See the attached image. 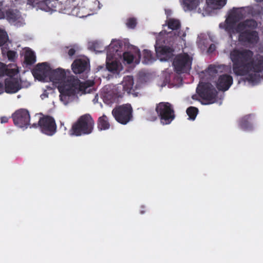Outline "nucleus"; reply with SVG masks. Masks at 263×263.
<instances>
[{
	"instance_id": "1",
	"label": "nucleus",
	"mask_w": 263,
	"mask_h": 263,
	"mask_svg": "<svg viewBox=\"0 0 263 263\" xmlns=\"http://www.w3.org/2000/svg\"><path fill=\"white\" fill-rule=\"evenodd\" d=\"M233 71L237 76L245 77L252 82H258L263 70V56L248 49H233L230 53Z\"/></svg>"
},
{
	"instance_id": "2",
	"label": "nucleus",
	"mask_w": 263,
	"mask_h": 263,
	"mask_svg": "<svg viewBox=\"0 0 263 263\" xmlns=\"http://www.w3.org/2000/svg\"><path fill=\"white\" fill-rule=\"evenodd\" d=\"M93 84L92 81H89L85 83H81L79 79L74 76H71L58 85V89L60 92V100L64 104H67L69 96L74 95L79 92L86 93L89 92L87 90L88 87L91 86Z\"/></svg>"
},
{
	"instance_id": "3",
	"label": "nucleus",
	"mask_w": 263,
	"mask_h": 263,
	"mask_svg": "<svg viewBox=\"0 0 263 263\" xmlns=\"http://www.w3.org/2000/svg\"><path fill=\"white\" fill-rule=\"evenodd\" d=\"M256 26L257 23L253 20H247L240 23L235 29L236 32H241L239 40L244 42L256 43L258 39V34L256 31L250 30L249 28Z\"/></svg>"
},
{
	"instance_id": "4",
	"label": "nucleus",
	"mask_w": 263,
	"mask_h": 263,
	"mask_svg": "<svg viewBox=\"0 0 263 263\" xmlns=\"http://www.w3.org/2000/svg\"><path fill=\"white\" fill-rule=\"evenodd\" d=\"M93 121L89 115L81 117L72 127L71 135L80 136L82 134H89L93 129Z\"/></svg>"
},
{
	"instance_id": "5",
	"label": "nucleus",
	"mask_w": 263,
	"mask_h": 263,
	"mask_svg": "<svg viewBox=\"0 0 263 263\" xmlns=\"http://www.w3.org/2000/svg\"><path fill=\"white\" fill-rule=\"evenodd\" d=\"M112 114L118 122L125 124L132 117V107L128 104L120 106L115 108Z\"/></svg>"
},
{
	"instance_id": "6",
	"label": "nucleus",
	"mask_w": 263,
	"mask_h": 263,
	"mask_svg": "<svg viewBox=\"0 0 263 263\" xmlns=\"http://www.w3.org/2000/svg\"><path fill=\"white\" fill-rule=\"evenodd\" d=\"M156 109L163 124H169L174 118V111L168 103H160Z\"/></svg>"
},
{
	"instance_id": "7",
	"label": "nucleus",
	"mask_w": 263,
	"mask_h": 263,
	"mask_svg": "<svg viewBox=\"0 0 263 263\" xmlns=\"http://www.w3.org/2000/svg\"><path fill=\"white\" fill-rule=\"evenodd\" d=\"M192 58L186 53L177 56L174 60L173 65L178 72H184L191 68Z\"/></svg>"
},
{
	"instance_id": "8",
	"label": "nucleus",
	"mask_w": 263,
	"mask_h": 263,
	"mask_svg": "<svg viewBox=\"0 0 263 263\" xmlns=\"http://www.w3.org/2000/svg\"><path fill=\"white\" fill-rule=\"evenodd\" d=\"M18 73V70L15 68L11 69L10 71L7 72V74L9 75V77L5 80V91L7 93H15L21 89V84L19 80L13 78Z\"/></svg>"
},
{
	"instance_id": "9",
	"label": "nucleus",
	"mask_w": 263,
	"mask_h": 263,
	"mask_svg": "<svg viewBox=\"0 0 263 263\" xmlns=\"http://www.w3.org/2000/svg\"><path fill=\"white\" fill-rule=\"evenodd\" d=\"M51 68L47 63L37 64L33 70V74L36 79L44 81L49 77L51 72Z\"/></svg>"
},
{
	"instance_id": "10",
	"label": "nucleus",
	"mask_w": 263,
	"mask_h": 263,
	"mask_svg": "<svg viewBox=\"0 0 263 263\" xmlns=\"http://www.w3.org/2000/svg\"><path fill=\"white\" fill-rule=\"evenodd\" d=\"M42 131L45 134L51 135L55 130V124L53 119L50 117H44L39 122Z\"/></svg>"
},
{
	"instance_id": "11",
	"label": "nucleus",
	"mask_w": 263,
	"mask_h": 263,
	"mask_svg": "<svg viewBox=\"0 0 263 263\" xmlns=\"http://www.w3.org/2000/svg\"><path fill=\"white\" fill-rule=\"evenodd\" d=\"M29 115L26 110H20L13 115V120L15 125L20 127L26 126L29 121Z\"/></svg>"
},
{
	"instance_id": "12",
	"label": "nucleus",
	"mask_w": 263,
	"mask_h": 263,
	"mask_svg": "<svg viewBox=\"0 0 263 263\" xmlns=\"http://www.w3.org/2000/svg\"><path fill=\"white\" fill-rule=\"evenodd\" d=\"M66 79L65 71L61 68L51 70L49 77L50 80L57 87Z\"/></svg>"
},
{
	"instance_id": "13",
	"label": "nucleus",
	"mask_w": 263,
	"mask_h": 263,
	"mask_svg": "<svg viewBox=\"0 0 263 263\" xmlns=\"http://www.w3.org/2000/svg\"><path fill=\"white\" fill-rule=\"evenodd\" d=\"M155 49L157 55L161 61H166L172 57L173 49L169 47L159 46L157 42Z\"/></svg>"
},
{
	"instance_id": "14",
	"label": "nucleus",
	"mask_w": 263,
	"mask_h": 263,
	"mask_svg": "<svg viewBox=\"0 0 263 263\" xmlns=\"http://www.w3.org/2000/svg\"><path fill=\"white\" fill-rule=\"evenodd\" d=\"M232 81L231 76L227 74L221 76L217 82V87L219 90H227L232 84Z\"/></svg>"
},
{
	"instance_id": "15",
	"label": "nucleus",
	"mask_w": 263,
	"mask_h": 263,
	"mask_svg": "<svg viewBox=\"0 0 263 263\" xmlns=\"http://www.w3.org/2000/svg\"><path fill=\"white\" fill-rule=\"evenodd\" d=\"M207 7L204 14H209L213 9L221 8L226 4V0H206Z\"/></svg>"
},
{
	"instance_id": "16",
	"label": "nucleus",
	"mask_w": 263,
	"mask_h": 263,
	"mask_svg": "<svg viewBox=\"0 0 263 263\" xmlns=\"http://www.w3.org/2000/svg\"><path fill=\"white\" fill-rule=\"evenodd\" d=\"M71 66L74 73H81L88 68V62L85 59H77L73 62Z\"/></svg>"
},
{
	"instance_id": "17",
	"label": "nucleus",
	"mask_w": 263,
	"mask_h": 263,
	"mask_svg": "<svg viewBox=\"0 0 263 263\" xmlns=\"http://www.w3.org/2000/svg\"><path fill=\"white\" fill-rule=\"evenodd\" d=\"M112 57H109V54L107 55V69L112 72H118L122 70V66L120 63H118L116 61H111Z\"/></svg>"
},
{
	"instance_id": "18",
	"label": "nucleus",
	"mask_w": 263,
	"mask_h": 263,
	"mask_svg": "<svg viewBox=\"0 0 263 263\" xmlns=\"http://www.w3.org/2000/svg\"><path fill=\"white\" fill-rule=\"evenodd\" d=\"M138 58L134 57V55L130 52H127L124 53L123 55V60L126 62L127 64H130L132 62H134L136 64H138L140 62V54L139 51L137 52Z\"/></svg>"
},
{
	"instance_id": "19",
	"label": "nucleus",
	"mask_w": 263,
	"mask_h": 263,
	"mask_svg": "<svg viewBox=\"0 0 263 263\" xmlns=\"http://www.w3.org/2000/svg\"><path fill=\"white\" fill-rule=\"evenodd\" d=\"M121 47L120 42L119 41H113L108 47L107 54H109V57L116 56V53L119 51Z\"/></svg>"
},
{
	"instance_id": "20",
	"label": "nucleus",
	"mask_w": 263,
	"mask_h": 263,
	"mask_svg": "<svg viewBox=\"0 0 263 263\" xmlns=\"http://www.w3.org/2000/svg\"><path fill=\"white\" fill-rule=\"evenodd\" d=\"M133 78L131 76H127L124 78L122 81V85L124 90L129 92L134 86Z\"/></svg>"
},
{
	"instance_id": "21",
	"label": "nucleus",
	"mask_w": 263,
	"mask_h": 263,
	"mask_svg": "<svg viewBox=\"0 0 263 263\" xmlns=\"http://www.w3.org/2000/svg\"><path fill=\"white\" fill-rule=\"evenodd\" d=\"M199 3V0H184L183 4L186 7V10H193L196 8Z\"/></svg>"
},
{
	"instance_id": "22",
	"label": "nucleus",
	"mask_w": 263,
	"mask_h": 263,
	"mask_svg": "<svg viewBox=\"0 0 263 263\" xmlns=\"http://www.w3.org/2000/svg\"><path fill=\"white\" fill-rule=\"evenodd\" d=\"M25 57L28 64H32L35 61V57L34 53L30 50L26 51Z\"/></svg>"
},
{
	"instance_id": "23",
	"label": "nucleus",
	"mask_w": 263,
	"mask_h": 263,
	"mask_svg": "<svg viewBox=\"0 0 263 263\" xmlns=\"http://www.w3.org/2000/svg\"><path fill=\"white\" fill-rule=\"evenodd\" d=\"M99 126L101 129H106L109 127V124L105 116H103L100 118Z\"/></svg>"
},
{
	"instance_id": "24",
	"label": "nucleus",
	"mask_w": 263,
	"mask_h": 263,
	"mask_svg": "<svg viewBox=\"0 0 263 263\" xmlns=\"http://www.w3.org/2000/svg\"><path fill=\"white\" fill-rule=\"evenodd\" d=\"M167 25L169 28L172 30H175L179 28L180 24L179 21L177 20L170 19L168 21Z\"/></svg>"
},
{
	"instance_id": "25",
	"label": "nucleus",
	"mask_w": 263,
	"mask_h": 263,
	"mask_svg": "<svg viewBox=\"0 0 263 263\" xmlns=\"http://www.w3.org/2000/svg\"><path fill=\"white\" fill-rule=\"evenodd\" d=\"M186 112L190 119L194 120L197 114V109L191 107L187 109Z\"/></svg>"
},
{
	"instance_id": "26",
	"label": "nucleus",
	"mask_w": 263,
	"mask_h": 263,
	"mask_svg": "<svg viewBox=\"0 0 263 263\" xmlns=\"http://www.w3.org/2000/svg\"><path fill=\"white\" fill-rule=\"evenodd\" d=\"M8 39L7 33L4 30L0 29V46L4 44Z\"/></svg>"
},
{
	"instance_id": "27",
	"label": "nucleus",
	"mask_w": 263,
	"mask_h": 263,
	"mask_svg": "<svg viewBox=\"0 0 263 263\" xmlns=\"http://www.w3.org/2000/svg\"><path fill=\"white\" fill-rule=\"evenodd\" d=\"M214 91V92H212L211 95L205 94L203 95V98L205 100L209 101V102L206 104L213 103L214 102L216 97V93L215 90Z\"/></svg>"
},
{
	"instance_id": "28",
	"label": "nucleus",
	"mask_w": 263,
	"mask_h": 263,
	"mask_svg": "<svg viewBox=\"0 0 263 263\" xmlns=\"http://www.w3.org/2000/svg\"><path fill=\"white\" fill-rule=\"evenodd\" d=\"M7 17L9 20L14 21L19 18L20 14H18V12H14L9 11L7 13Z\"/></svg>"
},
{
	"instance_id": "29",
	"label": "nucleus",
	"mask_w": 263,
	"mask_h": 263,
	"mask_svg": "<svg viewBox=\"0 0 263 263\" xmlns=\"http://www.w3.org/2000/svg\"><path fill=\"white\" fill-rule=\"evenodd\" d=\"M34 1L33 2H30L28 1V3L29 5H32L33 6L35 5H40L41 9H43V7H42V5L44 4V3H47V0H34Z\"/></svg>"
},
{
	"instance_id": "30",
	"label": "nucleus",
	"mask_w": 263,
	"mask_h": 263,
	"mask_svg": "<svg viewBox=\"0 0 263 263\" xmlns=\"http://www.w3.org/2000/svg\"><path fill=\"white\" fill-rule=\"evenodd\" d=\"M143 56L145 59V63H147L152 60L151 52L148 50H144L143 51Z\"/></svg>"
},
{
	"instance_id": "31",
	"label": "nucleus",
	"mask_w": 263,
	"mask_h": 263,
	"mask_svg": "<svg viewBox=\"0 0 263 263\" xmlns=\"http://www.w3.org/2000/svg\"><path fill=\"white\" fill-rule=\"evenodd\" d=\"M11 70V69H10L6 68L4 64L0 63V76L4 74L5 72H6L7 74V72Z\"/></svg>"
},
{
	"instance_id": "32",
	"label": "nucleus",
	"mask_w": 263,
	"mask_h": 263,
	"mask_svg": "<svg viewBox=\"0 0 263 263\" xmlns=\"http://www.w3.org/2000/svg\"><path fill=\"white\" fill-rule=\"evenodd\" d=\"M126 24L128 27L133 28L135 27L136 22L135 20L131 18L128 21Z\"/></svg>"
},
{
	"instance_id": "33",
	"label": "nucleus",
	"mask_w": 263,
	"mask_h": 263,
	"mask_svg": "<svg viewBox=\"0 0 263 263\" xmlns=\"http://www.w3.org/2000/svg\"><path fill=\"white\" fill-rule=\"evenodd\" d=\"M15 55L16 53L14 51H9L7 52V57L10 60H13Z\"/></svg>"
},
{
	"instance_id": "34",
	"label": "nucleus",
	"mask_w": 263,
	"mask_h": 263,
	"mask_svg": "<svg viewBox=\"0 0 263 263\" xmlns=\"http://www.w3.org/2000/svg\"><path fill=\"white\" fill-rule=\"evenodd\" d=\"M75 53V50L73 49H70L68 51V55L72 56Z\"/></svg>"
},
{
	"instance_id": "35",
	"label": "nucleus",
	"mask_w": 263,
	"mask_h": 263,
	"mask_svg": "<svg viewBox=\"0 0 263 263\" xmlns=\"http://www.w3.org/2000/svg\"><path fill=\"white\" fill-rule=\"evenodd\" d=\"M215 49V46L214 45H211L209 48V50L210 51H213Z\"/></svg>"
},
{
	"instance_id": "36",
	"label": "nucleus",
	"mask_w": 263,
	"mask_h": 263,
	"mask_svg": "<svg viewBox=\"0 0 263 263\" xmlns=\"http://www.w3.org/2000/svg\"><path fill=\"white\" fill-rule=\"evenodd\" d=\"M47 97H48V95L46 92H45L41 95V98L42 99H44Z\"/></svg>"
},
{
	"instance_id": "37",
	"label": "nucleus",
	"mask_w": 263,
	"mask_h": 263,
	"mask_svg": "<svg viewBox=\"0 0 263 263\" xmlns=\"http://www.w3.org/2000/svg\"><path fill=\"white\" fill-rule=\"evenodd\" d=\"M4 91L3 87L2 84L0 83V94L3 93Z\"/></svg>"
},
{
	"instance_id": "38",
	"label": "nucleus",
	"mask_w": 263,
	"mask_h": 263,
	"mask_svg": "<svg viewBox=\"0 0 263 263\" xmlns=\"http://www.w3.org/2000/svg\"><path fill=\"white\" fill-rule=\"evenodd\" d=\"M6 121H7V118H2V122H6Z\"/></svg>"
},
{
	"instance_id": "39",
	"label": "nucleus",
	"mask_w": 263,
	"mask_h": 263,
	"mask_svg": "<svg viewBox=\"0 0 263 263\" xmlns=\"http://www.w3.org/2000/svg\"><path fill=\"white\" fill-rule=\"evenodd\" d=\"M4 17V14H3V13L2 12H0V18H2Z\"/></svg>"
},
{
	"instance_id": "40",
	"label": "nucleus",
	"mask_w": 263,
	"mask_h": 263,
	"mask_svg": "<svg viewBox=\"0 0 263 263\" xmlns=\"http://www.w3.org/2000/svg\"><path fill=\"white\" fill-rule=\"evenodd\" d=\"M256 1L260 2H263V0H256Z\"/></svg>"
},
{
	"instance_id": "41",
	"label": "nucleus",
	"mask_w": 263,
	"mask_h": 263,
	"mask_svg": "<svg viewBox=\"0 0 263 263\" xmlns=\"http://www.w3.org/2000/svg\"><path fill=\"white\" fill-rule=\"evenodd\" d=\"M29 2H33L34 1V0H28Z\"/></svg>"
}]
</instances>
